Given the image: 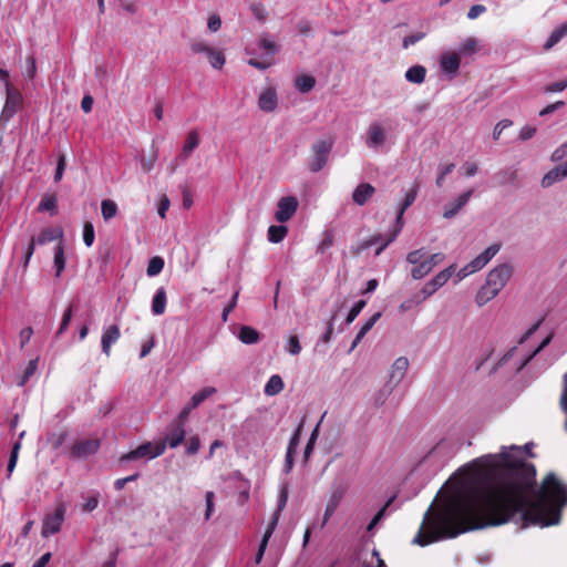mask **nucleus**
<instances>
[{
  "label": "nucleus",
  "mask_w": 567,
  "mask_h": 567,
  "mask_svg": "<svg viewBox=\"0 0 567 567\" xmlns=\"http://www.w3.org/2000/svg\"><path fill=\"white\" fill-rule=\"evenodd\" d=\"M480 50L478 41L474 37H468L461 42L458 48V54L464 56H471Z\"/></svg>",
  "instance_id": "31"
},
{
  "label": "nucleus",
  "mask_w": 567,
  "mask_h": 567,
  "mask_svg": "<svg viewBox=\"0 0 567 567\" xmlns=\"http://www.w3.org/2000/svg\"><path fill=\"white\" fill-rule=\"evenodd\" d=\"M316 79L312 75L302 74L297 76L295 81V86L300 91L301 93H307L311 91L315 87Z\"/></svg>",
  "instance_id": "32"
},
{
  "label": "nucleus",
  "mask_w": 567,
  "mask_h": 567,
  "mask_svg": "<svg viewBox=\"0 0 567 567\" xmlns=\"http://www.w3.org/2000/svg\"><path fill=\"white\" fill-rule=\"evenodd\" d=\"M385 142V131L379 123L370 124L368 128L367 146L369 148H379Z\"/></svg>",
  "instance_id": "16"
},
{
  "label": "nucleus",
  "mask_w": 567,
  "mask_h": 567,
  "mask_svg": "<svg viewBox=\"0 0 567 567\" xmlns=\"http://www.w3.org/2000/svg\"><path fill=\"white\" fill-rule=\"evenodd\" d=\"M333 145L334 140L331 136L319 138L311 145L307 159V167L311 173H318L327 165Z\"/></svg>",
  "instance_id": "4"
},
{
  "label": "nucleus",
  "mask_w": 567,
  "mask_h": 567,
  "mask_svg": "<svg viewBox=\"0 0 567 567\" xmlns=\"http://www.w3.org/2000/svg\"><path fill=\"white\" fill-rule=\"evenodd\" d=\"M374 192L375 188L371 184L361 183L353 190L352 199L357 205L362 206L372 197Z\"/></svg>",
  "instance_id": "21"
},
{
  "label": "nucleus",
  "mask_w": 567,
  "mask_h": 567,
  "mask_svg": "<svg viewBox=\"0 0 567 567\" xmlns=\"http://www.w3.org/2000/svg\"><path fill=\"white\" fill-rule=\"evenodd\" d=\"M367 305V301L361 299V300H358L353 306L352 308L350 309L347 318H346V322L348 324H350L351 322L354 321V319L360 315V312L362 311V309L365 307Z\"/></svg>",
  "instance_id": "49"
},
{
  "label": "nucleus",
  "mask_w": 567,
  "mask_h": 567,
  "mask_svg": "<svg viewBox=\"0 0 567 567\" xmlns=\"http://www.w3.org/2000/svg\"><path fill=\"white\" fill-rule=\"evenodd\" d=\"M409 368V360L405 357L398 358L392 365L391 380L399 383L405 375Z\"/></svg>",
  "instance_id": "25"
},
{
  "label": "nucleus",
  "mask_w": 567,
  "mask_h": 567,
  "mask_svg": "<svg viewBox=\"0 0 567 567\" xmlns=\"http://www.w3.org/2000/svg\"><path fill=\"white\" fill-rule=\"evenodd\" d=\"M419 185L414 184L413 188L406 193L398 213L395 225L393 228L384 234L377 233L367 238L360 248H386L399 235L402 228V219L404 212L415 202Z\"/></svg>",
  "instance_id": "2"
},
{
  "label": "nucleus",
  "mask_w": 567,
  "mask_h": 567,
  "mask_svg": "<svg viewBox=\"0 0 567 567\" xmlns=\"http://www.w3.org/2000/svg\"><path fill=\"white\" fill-rule=\"evenodd\" d=\"M340 504V496L337 495V494H333L327 505H326V509H324V513H323V519H322V524H321V527H324L326 524L329 522V519L331 518V516L334 514L336 509L338 508Z\"/></svg>",
  "instance_id": "34"
},
{
  "label": "nucleus",
  "mask_w": 567,
  "mask_h": 567,
  "mask_svg": "<svg viewBox=\"0 0 567 567\" xmlns=\"http://www.w3.org/2000/svg\"><path fill=\"white\" fill-rule=\"evenodd\" d=\"M200 449V441L197 435L190 436L186 445V454L195 455Z\"/></svg>",
  "instance_id": "56"
},
{
  "label": "nucleus",
  "mask_w": 567,
  "mask_h": 567,
  "mask_svg": "<svg viewBox=\"0 0 567 567\" xmlns=\"http://www.w3.org/2000/svg\"><path fill=\"white\" fill-rule=\"evenodd\" d=\"M100 440L84 439L75 442L71 449V456L74 458H85L95 454L100 449Z\"/></svg>",
  "instance_id": "10"
},
{
  "label": "nucleus",
  "mask_w": 567,
  "mask_h": 567,
  "mask_svg": "<svg viewBox=\"0 0 567 567\" xmlns=\"http://www.w3.org/2000/svg\"><path fill=\"white\" fill-rule=\"evenodd\" d=\"M102 216L105 220L113 218L117 213L116 204L111 199H104L101 204Z\"/></svg>",
  "instance_id": "42"
},
{
  "label": "nucleus",
  "mask_w": 567,
  "mask_h": 567,
  "mask_svg": "<svg viewBox=\"0 0 567 567\" xmlns=\"http://www.w3.org/2000/svg\"><path fill=\"white\" fill-rule=\"evenodd\" d=\"M564 178H566V171H563L560 165L556 166L544 175L542 179V186L544 188L549 187L556 182L563 181Z\"/></svg>",
  "instance_id": "26"
},
{
  "label": "nucleus",
  "mask_w": 567,
  "mask_h": 567,
  "mask_svg": "<svg viewBox=\"0 0 567 567\" xmlns=\"http://www.w3.org/2000/svg\"><path fill=\"white\" fill-rule=\"evenodd\" d=\"M334 234L332 231H324L321 244L318 248H330L334 246Z\"/></svg>",
  "instance_id": "62"
},
{
  "label": "nucleus",
  "mask_w": 567,
  "mask_h": 567,
  "mask_svg": "<svg viewBox=\"0 0 567 567\" xmlns=\"http://www.w3.org/2000/svg\"><path fill=\"white\" fill-rule=\"evenodd\" d=\"M37 369H38V359L30 360L28 365L25 367L23 374H22L20 381L18 382V384L20 386H23L29 381V379L35 373Z\"/></svg>",
  "instance_id": "45"
},
{
  "label": "nucleus",
  "mask_w": 567,
  "mask_h": 567,
  "mask_svg": "<svg viewBox=\"0 0 567 567\" xmlns=\"http://www.w3.org/2000/svg\"><path fill=\"white\" fill-rule=\"evenodd\" d=\"M185 422L176 419L169 426L168 433L166 434L165 441L169 447H177L185 440Z\"/></svg>",
  "instance_id": "13"
},
{
  "label": "nucleus",
  "mask_w": 567,
  "mask_h": 567,
  "mask_svg": "<svg viewBox=\"0 0 567 567\" xmlns=\"http://www.w3.org/2000/svg\"><path fill=\"white\" fill-rule=\"evenodd\" d=\"M74 309H75V306L73 303H71L64 311L62 320L59 326V329L56 331V337L62 336L68 330Z\"/></svg>",
  "instance_id": "40"
},
{
  "label": "nucleus",
  "mask_w": 567,
  "mask_h": 567,
  "mask_svg": "<svg viewBox=\"0 0 567 567\" xmlns=\"http://www.w3.org/2000/svg\"><path fill=\"white\" fill-rule=\"evenodd\" d=\"M443 259L442 252L427 255L423 250H411L406 257V260L413 265L411 276L414 279L425 277Z\"/></svg>",
  "instance_id": "3"
},
{
  "label": "nucleus",
  "mask_w": 567,
  "mask_h": 567,
  "mask_svg": "<svg viewBox=\"0 0 567 567\" xmlns=\"http://www.w3.org/2000/svg\"><path fill=\"white\" fill-rule=\"evenodd\" d=\"M288 228L284 225H271L268 228V239L274 244L280 243L287 235Z\"/></svg>",
  "instance_id": "35"
},
{
  "label": "nucleus",
  "mask_w": 567,
  "mask_h": 567,
  "mask_svg": "<svg viewBox=\"0 0 567 567\" xmlns=\"http://www.w3.org/2000/svg\"><path fill=\"white\" fill-rule=\"evenodd\" d=\"M381 318V312H375L373 316H371L360 328L357 336L354 337L352 344L350 347V351L355 349L358 344L362 341L364 336L373 328V326L377 323V321Z\"/></svg>",
  "instance_id": "22"
},
{
  "label": "nucleus",
  "mask_w": 567,
  "mask_h": 567,
  "mask_svg": "<svg viewBox=\"0 0 567 567\" xmlns=\"http://www.w3.org/2000/svg\"><path fill=\"white\" fill-rule=\"evenodd\" d=\"M425 37L424 32H416L414 34H410L404 37L402 45L404 49H408L410 45L415 44L420 40H422Z\"/></svg>",
  "instance_id": "58"
},
{
  "label": "nucleus",
  "mask_w": 567,
  "mask_h": 567,
  "mask_svg": "<svg viewBox=\"0 0 567 567\" xmlns=\"http://www.w3.org/2000/svg\"><path fill=\"white\" fill-rule=\"evenodd\" d=\"M425 76H426V69L423 66V65H414V66H411L406 72H405V79L411 82V83H415V84H421L424 82L425 80Z\"/></svg>",
  "instance_id": "29"
},
{
  "label": "nucleus",
  "mask_w": 567,
  "mask_h": 567,
  "mask_svg": "<svg viewBox=\"0 0 567 567\" xmlns=\"http://www.w3.org/2000/svg\"><path fill=\"white\" fill-rule=\"evenodd\" d=\"M455 272V266L454 265H451L449 266L447 268H445L444 270L440 271L439 274H436L432 279L431 281L433 282V285L436 287V288H441L443 287L447 281L449 279L452 277V275Z\"/></svg>",
  "instance_id": "33"
},
{
  "label": "nucleus",
  "mask_w": 567,
  "mask_h": 567,
  "mask_svg": "<svg viewBox=\"0 0 567 567\" xmlns=\"http://www.w3.org/2000/svg\"><path fill=\"white\" fill-rule=\"evenodd\" d=\"M99 492H93L89 496H82L84 502L82 503V511L91 513L99 506Z\"/></svg>",
  "instance_id": "43"
},
{
  "label": "nucleus",
  "mask_w": 567,
  "mask_h": 567,
  "mask_svg": "<svg viewBox=\"0 0 567 567\" xmlns=\"http://www.w3.org/2000/svg\"><path fill=\"white\" fill-rule=\"evenodd\" d=\"M455 168L454 163H450L446 165L439 166V174L435 181L437 187H442L445 181L446 175L451 174Z\"/></svg>",
  "instance_id": "46"
},
{
  "label": "nucleus",
  "mask_w": 567,
  "mask_h": 567,
  "mask_svg": "<svg viewBox=\"0 0 567 567\" xmlns=\"http://www.w3.org/2000/svg\"><path fill=\"white\" fill-rule=\"evenodd\" d=\"M166 308V291L163 287H159L152 300V312L155 316L163 315Z\"/></svg>",
  "instance_id": "24"
},
{
  "label": "nucleus",
  "mask_w": 567,
  "mask_h": 567,
  "mask_svg": "<svg viewBox=\"0 0 567 567\" xmlns=\"http://www.w3.org/2000/svg\"><path fill=\"white\" fill-rule=\"evenodd\" d=\"M7 100L3 109V114L12 116L22 104V95L16 90L10 82H7Z\"/></svg>",
  "instance_id": "15"
},
{
  "label": "nucleus",
  "mask_w": 567,
  "mask_h": 567,
  "mask_svg": "<svg viewBox=\"0 0 567 567\" xmlns=\"http://www.w3.org/2000/svg\"><path fill=\"white\" fill-rule=\"evenodd\" d=\"M250 10L254 14V17L259 22H265L268 18V12L266 11L265 7L261 3H252L250 6Z\"/></svg>",
  "instance_id": "51"
},
{
  "label": "nucleus",
  "mask_w": 567,
  "mask_h": 567,
  "mask_svg": "<svg viewBox=\"0 0 567 567\" xmlns=\"http://www.w3.org/2000/svg\"><path fill=\"white\" fill-rule=\"evenodd\" d=\"M278 99L277 92L274 87H267L264 90L258 99V106L266 113L274 112L277 107Z\"/></svg>",
  "instance_id": "17"
},
{
  "label": "nucleus",
  "mask_w": 567,
  "mask_h": 567,
  "mask_svg": "<svg viewBox=\"0 0 567 567\" xmlns=\"http://www.w3.org/2000/svg\"><path fill=\"white\" fill-rule=\"evenodd\" d=\"M473 195V190L470 189L463 194H461L455 200L447 203L444 206L443 216L445 218L454 217L470 200Z\"/></svg>",
  "instance_id": "19"
},
{
  "label": "nucleus",
  "mask_w": 567,
  "mask_h": 567,
  "mask_svg": "<svg viewBox=\"0 0 567 567\" xmlns=\"http://www.w3.org/2000/svg\"><path fill=\"white\" fill-rule=\"evenodd\" d=\"M216 392V389L213 386H206L200 391L196 392L190 401L181 410L177 419L182 420V422H186L188 414L199 406L206 399L212 396Z\"/></svg>",
  "instance_id": "11"
},
{
  "label": "nucleus",
  "mask_w": 567,
  "mask_h": 567,
  "mask_svg": "<svg viewBox=\"0 0 567 567\" xmlns=\"http://www.w3.org/2000/svg\"><path fill=\"white\" fill-rule=\"evenodd\" d=\"M20 449H21V443H20V441H17L12 446V451H11V454H10V457L8 461V465H7V471H8L9 476L11 475V473L13 472V470L17 465Z\"/></svg>",
  "instance_id": "48"
},
{
  "label": "nucleus",
  "mask_w": 567,
  "mask_h": 567,
  "mask_svg": "<svg viewBox=\"0 0 567 567\" xmlns=\"http://www.w3.org/2000/svg\"><path fill=\"white\" fill-rule=\"evenodd\" d=\"M120 337L121 331L117 324L104 327L101 337L102 352L109 357L111 353V347L117 342Z\"/></svg>",
  "instance_id": "14"
},
{
  "label": "nucleus",
  "mask_w": 567,
  "mask_h": 567,
  "mask_svg": "<svg viewBox=\"0 0 567 567\" xmlns=\"http://www.w3.org/2000/svg\"><path fill=\"white\" fill-rule=\"evenodd\" d=\"M512 272L509 265H499L488 272L485 284L499 293L512 277Z\"/></svg>",
  "instance_id": "7"
},
{
  "label": "nucleus",
  "mask_w": 567,
  "mask_h": 567,
  "mask_svg": "<svg viewBox=\"0 0 567 567\" xmlns=\"http://www.w3.org/2000/svg\"><path fill=\"white\" fill-rule=\"evenodd\" d=\"M461 65V55L457 52H444L440 56V66L443 72L455 74Z\"/></svg>",
  "instance_id": "18"
},
{
  "label": "nucleus",
  "mask_w": 567,
  "mask_h": 567,
  "mask_svg": "<svg viewBox=\"0 0 567 567\" xmlns=\"http://www.w3.org/2000/svg\"><path fill=\"white\" fill-rule=\"evenodd\" d=\"M498 250H483L471 262L462 267L456 274V282L463 280L467 276L481 270L497 252Z\"/></svg>",
  "instance_id": "9"
},
{
  "label": "nucleus",
  "mask_w": 567,
  "mask_h": 567,
  "mask_svg": "<svg viewBox=\"0 0 567 567\" xmlns=\"http://www.w3.org/2000/svg\"><path fill=\"white\" fill-rule=\"evenodd\" d=\"M207 58H208V61L210 63V65L214 68V69H221L225 64V56L224 54L219 51V50H216L213 48L212 51H209V53L207 54Z\"/></svg>",
  "instance_id": "44"
},
{
  "label": "nucleus",
  "mask_w": 567,
  "mask_h": 567,
  "mask_svg": "<svg viewBox=\"0 0 567 567\" xmlns=\"http://www.w3.org/2000/svg\"><path fill=\"white\" fill-rule=\"evenodd\" d=\"M258 45L261 50H265L269 55H274L278 50V45L276 44V42L269 39V37L266 33L260 35Z\"/></svg>",
  "instance_id": "41"
},
{
  "label": "nucleus",
  "mask_w": 567,
  "mask_h": 567,
  "mask_svg": "<svg viewBox=\"0 0 567 567\" xmlns=\"http://www.w3.org/2000/svg\"><path fill=\"white\" fill-rule=\"evenodd\" d=\"M524 446H502L460 467L424 513L412 543L419 546L455 538L470 530L498 526L518 516L522 527L560 522L567 484L548 473L536 491V468Z\"/></svg>",
  "instance_id": "1"
},
{
  "label": "nucleus",
  "mask_w": 567,
  "mask_h": 567,
  "mask_svg": "<svg viewBox=\"0 0 567 567\" xmlns=\"http://www.w3.org/2000/svg\"><path fill=\"white\" fill-rule=\"evenodd\" d=\"M62 230L58 227H48L42 229L35 237H32L29 248H34L35 245H52L53 248H62Z\"/></svg>",
  "instance_id": "8"
},
{
  "label": "nucleus",
  "mask_w": 567,
  "mask_h": 567,
  "mask_svg": "<svg viewBox=\"0 0 567 567\" xmlns=\"http://www.w3.org/2000/svg\"><path fill=\"white\" fill-rule=\"evenodd\" d=\"M284 386L285 384L281 377L278 374H274L268 379L264 392L267 395L272 396L280 393L284 390Z\"/></svg>",
  "instance_id": "28"
},
{
  "label": "nucleus",
  "mask_w": 567,
  "mask_h": 567,
  "mask_svg": "<svg viewBox=\"0 0 567 567\" xmlns=\"http://www.w3.org/2000/svg\"><path fill=\"white\" fill-rule=\"evenodd\" d=\"M422 303V299H420V295H414L413 297L404 300L401 305H400V311L401 312H406V311H410L412 310L414 307L419 306Z\"/></svg>",
  "instance_id": "52"
},
{
  "label": "nucleus",
  "mask_w": 567,
  "mask_h": 567,
  "mask_svg": "<svg viewBox=\"0 0 567 567\" xmlns=\"http://www.w3.org/2000/svg\"><path fill=\"white\" fill-rule=\"evenodd\" d=\"M214 498H215V493L213 491L206 492V494H205V503H206L205 519L206 520H208L212 517V515L215 511Z\"/></svg>",
  "instance_id": "53"
},
{
  "label": "nucleus",
  "mask_w": 567,
  "mask_h": 567,
  "mask_svg": "<svg viewBox=\"0 0 567 567\" xmlns=\"http://www.w3.org/2000/svg\"><path fill=\"white\" fill-rule=\"evenodd\" d=\"M38 209L40 212H50L52 215L56 213L58 200L54 195H44L39 203Z\"/></svg>",
  "instance_id": "36"
},
{
  "label": "nucleus",
  "mask_w": 567,
  "mask_h": 567,
  "mask_svg": "<svg viewBox=\"0 0 567 567\" xmlns=\"http://www.w3.org/2000/svg\"><path fill=\"white\" fill-rule=\"evenodd\" d=\"M513 122L511 120H502L499 121L495 127H494V131H493V138L494 140H498L501 137V134L503 132V130L512 126Z\"/></svg>",
  "instance_id": "61"
},
{
  "label": "nucleus",
  "mask_w": 567,
  "mask_h": 567,
  "mask_svg": "<svg viewBox=\"0 0 567 567\" xmlns=\"http://www.w3.org/2000/svg\"><path fill=\"white\" fill-rule=\"evenodd\" d=\"M394 501V496L390 497L386 503L378 511V513L373 516L369 525L367 526V530L370 533L373 530V528L383 519L385 516V512L388 507L392 504Z\"/></svg>",
  "instance_id": "39"
},
{
  "label": "nucleus",
  "mask_w": 567,
  "mask_h": 567,
  "mask_svg": "<svg viewBox=\"0 0 567 567\" xmlns=\"http://www.w3.org/2000/svg\"><path fill=\"white\" fill-rule=\"evenodd\" d=\"M166 445L164 443H152L146 442L141 445H138L136 449L132 450L131 452L123 454L121 456V462L127 463L132 461L137 460H146L151 461L158 456H161L165 452Z\"/></svg>",
  "instance_id": "5"
},
{
  "label": "nucleus",
  "mask_w": 567,
  "mask_h": 567,
  "mask_svg": "<svg viewBox=\"0 0 567 567\" xmlns=\"http://www.w3.org/2000/svg\"><path fill=\"white\" fill-rule=\"evenodd\" d=\"M567 87V80L554 82L546 86V92H561Z\"/></svg>",
  "instance_id": "64"
},
{
  "label": "nucleus",
  "mask_w": 567,
  "mask_h": 567,
  "mask_svg": "<svg viewBox=\"0 0 567 567\" xmlns=\"http://www.w3.org/2000/svg\"><path fill=\"white\" fill-rule=\"evenodd\" d=\"M286 350L292 355H298L301 352V344L298 336L289 337L286 343Z\"/></svg>",
  "instance_id": "50"
},
{
  "label": "nucleus",
  "mask_w": 567,
  "mask_h": 567,
  "mask_svg": "<svg viewBox=\"0 0 567 567\" xmlns=\"http://www.w3.org/2000/svg\"><path fill=\"white\" fill-rule=\"evenodd\" d=\"M164 259L159 256H155L153 257L148 265H147V269H146V274L148 277H155L157 276L158 274H161V271L163 270L164 268Z\"/></svg>",
  "instance_id": "38"
},
{
  "label": "nucleus",
  "mask_w": 567,
  "mask_h": 567,
  "mask_svg": "<svg viewBox=\"0 0 567 567\" xmlns=\"http://www.w3.org/2000/svg\"><path fill=\"white\" fill-rule=\"evenodd\" d=\"M498 292L494 291L491 287L484 284L477 291L475 296V302L478 307L485 306L492 299H494Z\"/></svg>",
  "instance_id": "30"
},
{
  "label": "nucleus",
  "mask_w": 567,
  "mask_h": 567,
  "mask_svg": "<svg viewBox=\"0 0 567 567\" xmlns=\"http://www.w3.org/2000/svg\"><path fill=\"white\" fill-rule=\"evenodd\" d=\"M94 227L92 223L86 221L83 227V241L84 244L90 247L94 243Z\"/></svg>",
  "instance_id": "54"
},
{
  "label": "nucleus",
  "mask_w": 567,
  "mask_h": 567,
  "mask_svg": "<svg viewBox=\"0 0 567 567\" xmlns=\"http://www.w3.org/2000/svg\"><path fill=\"white\" fill-rule=\"evenodd\" d=\"M190 50L193 53H205L206 55L209 53V51L213 50L206 42L204 41H194L190 44Z\"/></svg>",
  "instance_id": "57"
},
{
  "label": "nucleus",
  "mask_w": 567,
  "mask_h": 567,
  "mask_svg": "<svg viewBox=\"0 0 567 567\" xmlns=\"http://www.w3.org/2000/svg\"><path fill=\"white\" fill-rule=\"evenodd\" d=\"M66 507L64 503H60L52 514L45 515L42 523L41 535L45 538L59 533L64 522Z\"/></svg>",
  "instance_id": "6"
},
{
  "label": "nucleus",
  "mask_w": 567,
  "mask_h": 567,
  "mask_svg": "<svg viewBox=\"0 0 567 567\" xmlns=\"http://www.w3.org/2000/svg\"><path fill=\"white\" fill-rule=\"evenodd\" d=\"M199 144V133L196 130H192L184 142L183 148L178 155V159L185 162L192 155L193 151Z\"/></svg>",
  "instance_id": "20"
},
{
  "label": "nucleus",
  "mask_w": 567,
  "mask_h": 567,
  "mask_svg": "<svg viewBox=\"0 0 567 567\" xmlns=\"http://www.w3.org/2000/svg\"><path fill=\"white\" fill-rule=\"evenodd\" d=\"M436 290H439V288H436L431 280L426 282L423 286L421 293H419L420 299H422V302L426 300L429 297H431Z\"/></svg>",
  "instance_id": "60"
},
{
  "label": "nucleus",
  "mask_w": 567,
  "mask_h": 567,
  "mask_svg": "<svg viewBox=\"0 0 567 567\" xmlns=\"http://www.w3.org/2000/svg\"><path fill=\"white\" fill-rule=\"evenodd\" d=\"M302 426H303V421L300 422V424L298 425V427L295 430L293 434L291 435L288 446H287V451L297 453V450H298V446L300 443Z\"/></svg>",
  "instance_id": "47"
},
{
  "label": "nucleus",
  "mask_w": 567,
  "mask_h": 567,
  "mask_svg": "<svg viewBox=\"0 0 567 567\" xmlns=\"http://www.w3.org/2000/svg\"><path fill=\"white\" fill-rule=\"evenodd\" d=\"M237 338L245 344H255L259 342V332L250 326H241L239 328Z\"/></svg>",
  "instance_id": "23"
},
{
  "label": "nucleus",
  "mask_w": 567,
  "mask_h": 567,
  "mask_svg": "<svg viewBox=\"0 0 567 567\" xmlns=\"http://www.w3.org/2000/svg\"><path fill=\"white\" fill-rule=\"evenodd\" d=\"M140 477V473H134L130 476H126V477H122V478H117L115 482H114V488L116 491H121L124 488V486L127 484V483H131V482H134L136 481L137 478Z\"/></svg>",
  "instance_id": "59"
},
{
  "label": "nucleus",
  "mask_w": 567,
  "mask_h": 567,
  "mask_svg": "<svg viewBox=\"0 0 567 567\" xmlns=\"http://www.w3.org/2000/svg\"><path fill=\"white\" fill-rule=\"evenodd\" d=\"M64 266H65L64 250H55L54 268H55V276L56 277H60L61 272L64 269Z\"/></svg>",
  "instance_id": "55"
},
{
  "label": "nucleus",
  "mask_w": 567,
  "mask_h": 567,
  "mask_svg": "<svg viewBox=\"0 0 567 567\" xmlns=\"http://www.w3.org/2000/svg\"><path fill=\"white\" fill-rule=\"evenodd\" d=\"M567 35V22L558 25L553 30L550 35L548 37L546 43L544 44L545 50L551 49L556 45L563 38Z\"/></svg>",
  "instance_id": "27"
},
{
  "label": "nucleus",
  "mask_w": 567,
  "mask_h": 567,
  "mask_svg": "<svg viewBox=\"0 0 567 567\" xmlns=\"http://www.w3.org/2000/svg\"><path fill=\"white\" fill-rule=\"evenodd\" d=\"M486 11V7L483 4H474L470 8L467 12V18L471 20L476 19L478 16Z\"/></svg>",
  "instance_id": "63"
},
{
  "label": "nucleus",
  "mask_w": 567,
  "mask_h": 567,
  "mask_svg": "<svg viewBox=\"0 0 567 567\" xmlns=\"http://www.w3.org/2000/svg\"><path fill=\"white\" fill-rule=\"evenodd\" d=\"M298 208V200L293 196L281 197L277 204V212L275 218L279 223L289 220Z\"/></svg>",
  "instance_id": "12"
},
{
  "label": "nucleus",
  "mask_w": 567,
  "mask_h": 567,
  "mask_svg": "<svg viewBox=\"0 0 567 567\" xmlns=\"http://www.w3.org/2000/svg\"><path fill=\"white\" fill-rule=\"evenodd\" d=\"M320 422H318V424L315 426V429L312 430L311 434H310V437L306 444V447H305V451H303V460L305 462H308L312 452H313V449H315V444H316V441L318 439V435H319V427H320Z\"/></svg>",
  "instance_id": "37"
}]
</instances>
